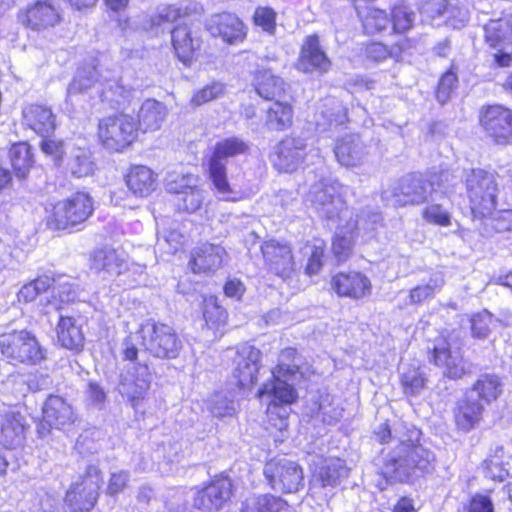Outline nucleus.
Instances as JSON below:
<instances>
[{
    "instance_id": "1",
    "label": "nucleus",
    "mask_w": 512,
    "mask_h": 512,
    "mask_svg": "<svg viewBox=\"0 0 512 512\" xmlns=\"http://www.w3.org/2000/svg\"><path fill=\"white\" fill-rule=\"evenodd\" d=\"M381 443H393L384 454L381 474L390 483H408L435 470V454L419 443L421 431L406 424L382 423L375 431Z\"/></svg>"
},
{
    "instance_id": "2",
    "label": "nucleus",
    "mask_w": 512,
    "mask_h": 512,
    "mask_svg": "<svg viewBox=\"0 0 512 512\" xmlns=\"http://www.w3.org/2000/svg\"><path fill=\"white\" fill-rule=\"evenodd\" d=\"M140 344L144 351L158 359H176L183 348V342L175 330L166 324L147 321L135 334L127 336L122 343V357L127 361L139 359Z\"/></svg>"
},
{
    "instance_id": "3",
    "label": "nucleus",
    "mask_w": 512,
    "mask_h": 512,
    "mask_svg": "<svg viewBox=\"0 0 512 512\" xmlns=\"http://www.w3.org/2000/svg\"><path fill=\"white\" fill-rule=\"evenodd\" d=\"M462 178L474 217H486L496 209L500 187L498 176L491 171L476 168L464 170Z\"/></svg>"
},
{
    "instance_id": "4",
    "label": "nucleus",
    "mask_w": 512,
    "mask_h": 512,
    "mask_svg": "<svg viewBox=\"0 0 512 512\" xmlns=\"http://www.w3.org/2000/svg\"><path fill=\"white\" fill-rule=\"evenodd\" d=\"M247 148V144L238 137L225 138L214 147L208 163L209 178L223 200L235 202L242 198L241 191L232 187L227 180L226 165L228 158L244 154Z\"/></svg>"
},
{
    "instance_id": "5",
    "label": "nucleus",
    "mask_w": 512,
    "mask_h": 512,
    "mask_svg": "<svg viewBox=\"0 0 512 512\" xmlns=\"http://www.w3.org/2000/svg\"><path fill=\"white\" fill-rule=\"evenodd\" d=\"M297 351L294 348H286L280 354V363L272 371V379L265 382L260 388V398L267 396L270 404L275 406L291 404L296 399V391L289 381L296 378L299 366L296 363Z\"/></svg>"
},
{
    "instance_id": "6",
    "label": "nucleus",
    "mask_w": 512,
    "mask_h": 512,
    "mask_svg": "<svg viewBox=\"0 0 512 512\" xmlns=\"http://www.w3.org/2000/svg\"><path fill=\"white\" fill-rule=\"evenodd\" d=\"M436 194L434 182L426 180L421 174L411 173L403 176L390 188L382 192V199L387 205L403 207L420 205Z\"/></svg>"
},
{
    "instance_id": "7",
    "label": "nucleus",
    "mask_w": 512,
    "mask_h": 512,
    "mask_svg": "<svg viewBox=\"0 0 512 512\" xmlns=\"http://www.w3.org/2000/svg\"><path fill=\"white\" fill-rule=\"evenodd\" d=\"M0 350L13 364L35 365L45 358L36 337L27 330H14L0 335Z\"/></svg>"
},
{
    "instance_id": "8",
    "label": "nucleus",
    "mask_w": 512,
    "mask_h": 512,
    "mask_svg": "<svg viewBox=\"0 0 512 512\" xmlns=\"http://www.w3.org/2000/svg\"><path fill=\"white\" fill-rule=\"evenodd\" d=\"M341 189L339 182L330 180L320 181L311 187L309 201L320 217L336 222L351 215Z\"/></svg>"
},
{
    "instance_id": "9",
    "label": "nucleus",
    "mask_w": 512,
    "mask_h": 512,
    "mask_svg": "<svg viewBox=\"0 0 512 512\" xmlns=\"http://www.w3.org/2000/svg\"><path fill=\"white\" fill-rule=\"evenodd\" d=\"M137 136V123L128 114L104 117L98 124V137L103 147L111 152H121L129 147Z\"/></svg>"
},
{
    "instance_id": "10",
    "label": "nucleus",
    "mask_w": 512,
    "mask_h": 512,
    "mask_svg": "<svg viewBox=\"0 0 512 512\" xmlns=\"http://www.w3.org/2000/svg\"><path fill=\"white\" fill-rule=\"evenodd\" d=\"M93 211L91 196L85 192H76L54 205L48 224L59 230L73 227L85 222Z\"/></svg>"
},
{
    "instance_id": "11",
    "label": "nucleus",
    "mask_w": 512,
    "mask_h": 512,
    "mask_svg": "<svg viewBox=\"0 0 512 512\" xmlns=\"http://www.w3.org/2000/svg\"><path fill=\"white\" fill-rule=\"evenodd\" d=\"M103 477L95 464L87 466L85 473L73 482L66 492L65 502L71 512L90 511L98 497Z\"/></svg>"
},
{
    "instance_id": "12",
    "label": "nucleus",
    "mask_w": 512,
    "mask_h": 512,
    "mask_svg": "<svg viewBox=\"0 0 512 512\" xmlns=\"http://www.w3.org/2000/svg\"><path fill=\"white\" fill-rule=\"evenodd\" d=\"M484 41L495 52L493 63L498 67L512 64V15L490 19L483 27Z\"/></svg>"
},
{
    "instance_id": "13",
    "label": "nucleus",
    "mask_w": 512,
    "mask_h": 512,
    "mask_svg": "<svg viewBox=\"0 0 512 512\" xmlns=\"http://www.w3.org/2000/svg\"><path fill=\"white\" fill-rule=\"evenodd\" d=\"M91 267L104 280L115 281L120 286H130L129 264L123 251L112 247L96 249L91 256Z\"/></svg>"
},
{
    "instance_id": "14",
    "label": "nucleus",
    "mask_w": 512,
    "mask_h": 512,
    "mask_svg": "<svg viewBox=\"0 0 512 512\" xmlns=\"http://www.w3.org/2000/svg\"><path fill=\"white\" fill-rule=\"evenodd\" d=\"M131 362L121 373L117 388L119 393L136 407L145 399L150 389L152 374L146 361L141 362L139 358Z\"/></svg>"
},
{
    "instance_id": "15",
    "label": "nucleus",
    "mask_w": 512,
    "mask_h": 512,
    "mask_svg": "<svg viewBox=\"0 0 512 512\" xmlns=\"http://www.w3.org/2000/svg\"><path fill=\"white\" fill-rule=\"evenodd\" d=\"M264 475L275 491L294 493L303 485L301 467L288 459H272L264 467Z\"/></svg>"
},
{
    "instance_id": "16",
    "label": "nucleus",
    "mask_w": 512,
    "mask_h": 512,
    "mask_svg": "<svg viewBox=\"0 0 512 512\" xmlns=\"http://www.w3.org/2000/svg\"><path fill=\"white\" fill-rule=\"evenodd\" d=\"M480 124L497 144L512 142V110L501 105L482 108Z\"/></svg>"
},
{
    "instance_id": "17",
    "label": "nucleus",
    "mask_w": 512,
    "mask_h": 512,
    "mask_svg": "<svg viewBox=\"0 0 512 512\" xmlns=\"http://www.w3.org/2000/svg\"><path fill=\"white\" fill-rule=\"evenodd\" d=\"M43 423L39 426L38 433L45 436L50 428L64 429L75 422L76 415L73 407L64 398L58 395H50L42 407Z\"/></svg>"
},
{
    "instance_id": "18",
    "label": "nucleus",
    "mask_w": 512,
    "mask_h": 512,
    "mask_svg": "<svg viewBox=\"0 0 512 512\" xmlns=\"http://www.w3.org/2000/svg\"><path fill=\"white\" fill-rule=\"evenodd\" d=\"M232 484L227 477H216L198 490L193 497V507L202 511H219L230 500Z\"/></svg>"
},
{
    "instance_id": "19",
    "label": "nucleus",
    "mask_w": 512,
    "mask_h": 512,
    "mask_svg": "<svg viewBox=\"0 0 512 512\" xmlns=\"http://www.w3.org/2000/svg\"><path fill=\"white\" fill-rule=\"evenodd\" d=\"M432 356L435 365L443 369V374L451 379H459L469 371L460 348L446 338L436 339Z\"/></svg>"
},
{
    "instance_id": "20",
    "label": "nucleus",
    "mask_w": 512,
    "mask_h": 512,
    "mask_svg": "<svg viewBox=\"0 0 512 512\" xmlns=\"http://www.w3.org/2000/svg\"><path fill=\"white\" fill-rule=\"evenodd\" d=\"M198 179L192 174L188 175H169L167 179V191L178 195L179 208L193 213L197 211L204 200V191L197 186Z\"/></svg>"
},
{
    "instance_id": "21",
    "label": "nucleus",
    "mask_w": 512,
    "mask_h": 512,
    "mask_svg": "<svg viewBox=\"0 0 512 512\" xmlns=\"http://www.w3.org/2000/svg\"><path fill=\"white\" fill-rule=\"evenodd\" d=\"M261 352L249 344H243L237 348L233 363V377L237 385L242 388L251 387L257 380Z\"/></svg>"
},
{
    "instance_id": "22",
    "label": "nucleus",
    "mask_w": 512,
    "mask_h": 512,
    "mask_svg": "<svg viewBox=\"0 0 512 512\" xmlns=\"http://www.w3.org/2000/svg\"><path fill=\"white\" fill-rule=\"evenodd\" d=\"M306 155V143L301 138L286 137L278 143L271 156L273 166L286 173L295 171Z\"/></svg>"
},
{
    "instance_id": "23",
    "label": "nucleus",
    "mask_w": 512,
    "mask_h": 512,
    "mask_svg": "<svg viewBox=\"0 0 512 512\" xmlns=\"http://www.w3.org/2000/svg\"><path fill=\"white\" fill-rule=\"evenodd\" d=\"M171 40L178 59L190 66L201 46V37L195 25L183 22L171 30Z\"/></svg>"
},
{
    "instance_id": "24",
    "label": "nucleus",
    "mask_w": 512,
    "mask_h": 512,
    "mask_svg": "<svg viewBox=\"0 0 512 512\" xmlns=\"http://www.w3.org/2000/svg\"><path fill=\"white\" fill-rule=\"evenodd\" d=\"M266 265L276 275L287 278L294 270L291 247L287 243L271 239L261 245Z\"/></svg>"
},
{
    "instance_id": "25",
    "label": "nucleus",
    "mask_w": 512,
    "mask_h": 512,
    "mask_svg": "<svg viewBox=\"0 0 512 512\" xmlns=\"http://www.w3.org/2000/svg\"><path fill=\"white\" fill-rule=\"evenodd\" d=\"M298 70L305 73H327L331 67V61L322 49L317 35H309L305 38L297 62Z\"/></svg>"
},
{
    "instance_id": "26",
    "label": "nucleus",
    "mask_w": 512,
    "mask_h": 512,
    "mask_svg": "<svg viewBox=\"0 0 512 512\" xmlns=\"http://www.w3.org/2000/svg\"><path fill=\"white\" fill-rule=\"evenodd\" d=\"M23 25L41 31L54 27L61 21L59 7L49 0L37 1L19 16Z\"/></svg>"
},
{
    "instance_id": "27",
    "label": "nucleus",
    "mask_w": 512,
    "mask_h": 512,
    "mask_svg": "<svg viewBox=\"0 0 512 512\" xmlns=\"http://www.w3.org/2000/svg\"><path fill=\"white\" fill-rule=\"evenodd\" d=\"M207 30L212 36L221 37L228 44L242 42L247 34L244 23L231 13L213 15L207 23Z\"/></svg>"
},
{
    "instance_id": "28",
    "label": "nucleus",
    "mask_w": 512,
    "mask_h": 512,
    "mask_svg": "<svg viewBox=\"0 0 512 512\" xmlns=\"http://www.w3.org/2000/svg\"><path fill=\"white\" fill-rule=\"evenodd\" d=\"M332 287L339 296L360 299L371 293V282L356 271L341 272L332 279Z\"/></svg>"
},
{
    "instance_id": "29",
    "label": "nucleus",
    "mask_w": 512,
    "mask_h": 512,
    "mask_svg": "<svg viewBox=\"0 0 512 512\" xmlns=\"http://www.w3.org/2000/svg\"><path fill=\"white\" fill-rule=\"evenodd\" d=\"M334 154L341 165L353 167L364 162L368 155V150L358 135L349 134L337 141L334 147Z\"/></svg>"
},
{
    "instance_id": "30",
    "label": "nucleus",
    "mask_w": 512,
    "mask_h": 512,
    "mask_svg": "<svg viewBox=\"0 0 512 512\" xmlns=\"http://www.w3.org/2000/svg\"><path fill=\"white\" fill-rule=\"evenodd\" d=\"M225 255L220 245L204 243L194 249L189 265L194 273L215 271L222 266Z\"/></svg>"
},
{
    "instance_id": "31",
    "label": "nucleus",
    "mask_w": 512,
    "mask_h": 512,
    "mask_svg": "<svg viewBox=\"0 0 512 512\" xmlns=\"http://www.w3.org/2000/svg\"><path fill=\"white\" fill-rule=\"evenodd\" d=\"M483 412L484 404L473 393H466L454 410L455 423L460 430L468 432L481 421Z\"/></svg>"
},
{
    "instance_id": "32",
    "label": "nucleus",
    "mask_w": 512,
    "mask_h": 512,
    "mask_svg": "<svg viewBox=\"0 0 512 512\" xmlns=\"http://www.w3.org/2000/svg\"><path fill=\"white\" fill-rule=\"evenodd\" d=\"M125 181L128 189L137 197H147L157 187V175L144 165L132 166Z\"/></svg>"
},
{
    "instance_id": "33",
    "label": "nucleus",
    "mask_w": 512,
    "mask_h": 512,
    "mask_svg": "<svg viewBox=\"0 0 512 512\" xmlns=\"http://www.w3.org/2000/svg\"><path fill=\"white\" fill-rule=\"evenodd\" d=\"M168 114L164 103L155 99H146L138 110L137 130L156 131L161 128Z\"/></svg>"
},
{
    "instance_id": "34",
    "label": "nucleus",
    "mask_w": 512,
    "mask_h": 512,
    "mask_svg": "<svg viewBox=\"0 0 512 512\" xmlns=\"http://www.w3.org/2000/svg\"><path fill=\"white\" fill-rule=\"evenodd\" d=\"M25 417L18 412L5 414L0 424V442L7 448L19 446L25 438Z\"/></svg>"
},
{
    "instance_id": "35",
    "label": "nucleus",
    "mask_w": 512,
    "mask_h": 512,
    "mask_svg": "<svg viewBox=\"0 0 512 512\" xmlns=\"http://www.w3.org/2000/svg\"><path fill=\"white\" fill-rule=\"evenodd\" d=\"M27 125L37 134L46 138L56 127L55 116L50 108L42 105H31L23 111Z\"/></svg>"
},
{
    "instance_id": "36",
    "label": "nucleus",
    "mask_w": 512,
    "mask_h": 512,
    "mask_svg": "<svg viewBox=\"0 0 512 512\" xmlns=\"http://www.w3.org/2000/svg\"><path fill=\"white\" fill-rule=\"evenodd\" d=\"M501 379L494 373L481 374L467 393L485 404L495 401L502 393Z\"/></svg>"
},
{
    "instance_id": "37",
    "label": "nucleus",
    "mask_w": 512,
    "mask_h": 512,
    "mask_svg": "<svg viewBox=\"0 0 512 512\" xmlns=\"http://www.w3.org/2000/svg\"><path fill=\"white\" fill-rule=\"evenodd\" d=\"M57 338L61 345L69 350L81 351L84 334L81 326L72 317H61L57 325Z\"/></svg>"
},
{
    "instance_id": "38",
    "label": "nucleus",
    "mask_w": 512,
    "mask_h": 512,
    "mask_svg": "<svg viewBox=\"0 0 512 512\" xmlns=\"http://www.w3.org/2000/svg\"><path fill=\"white\" fill-rule=\"evenodd\" d=\"M348 473L349 469L344 460L327 458L322 461L315 478L322 487H335L342 479L348 477Z\"/></svg>"
},
{
    "instance_id": "39",
    "label": "nucleus",
    "mask_w": 512,
    "mask_h": 512,
    "mask_svg": "<svg viewBox=\"0 0 512 512\" xmlns=\"http://www.w3.org/2000/svg\"><path fill=\"white\" fill-rule=\"evenodd\" d=\"M325 109L317 116V127L323 131L332 130L348 121L347 108L337 99H327Z\"/></svg>"
},
{
    "instance_id": "40",
    "label": "nucleus",
    "mask_w": 512,
    "mask_h": 512,
    "mask_svg": "<svg viewBox=\"0 0 512 512\" xmlns=\"http://www.w3.org/2000/svg\"><path fill=\"white\" fill-rule=\"evenodd\" d=\"M285 82L281 77L272 73L270 69L259 70L255 76V90L266 100L280 98L285 92Z\"/></svg>"
},
{
    "instance_id": "41",
    "label": "nucleus",
    "mask_w": 512,
    "mask_h": 512,
    "mask_svg": "<svg viewBox=\"0 0 512 512\" xmlns=\"http://www.w3.org/2000/svg\"><path fill=\"white\" fill-rule=\"evenodd\" d=\"M356 10L367 34L381 32L391 24V19L384 10L368 5H357Z\"/></svg>"
},
{
    "instance_id": "42",
    "label": "nucleus",
    "mask_w": 512,
    "mask_h": 512,
    "mask_svg": "<svg viewBox=\"0 0 512 512\" xmlns=\"http://www.w3.org/2000/svg\"><path fill=\"white\" fill-rule=\"evenodd\" d=\"M100 96L103 101L111 106L124 107L131 103L134 98L135 89L126 87L120 80H108L102 84Z\"/></svg>"
},
{
    "instance_id": "43",
    "label": "nucleus",
    "mask_w": 512,
    "mask_h": 512,
    "mask_svg": "<svg viewBox=\"0 0 512 512\" xmlns=\"http://www.w3.org/2000/svg\"><path fill=\"white\" fill-rule=\"evenodd\" d=\"M293 109L287 102L276 100L266 111L265 123L267 127L275 131H283L292 125Z\"/></svg>"
},
{
    "instance_id": "44",
    "label": "nucleus",
    "mask_w": 512,
    "mask_h": 512,
    "mask_svg": "<svg viewBox=\"0 0 512 512\" xmlns=\"http://www.w3.org/2000/svg\"><path fill=\"white\" fill-rule=\"evenodd\" d=\"M356 237V232L351 229L350 223L338 227L332 242V250L339 262L346 261L352 254Z\"/></svg>"
},
{
    "instance_id": "45",
    "label": "nucleus",
    "mask_w": 512,
    "mask_h": 512,
    "mask_svg": "<svg viewBox=\"0 0 512 512\" xmlns=\"http://www.w3.org/2000/svg\"><path fill=\"white\" fill-rule=\"evenodd\" d=\"M9 157L16 176L25 178L33 164L30 146L25 142L13 144Z\"/></svg>"
},
{
    "instance_id": "46",
    "label": "nucleus",
    "mask_w": 512,
    "mask_h": 512,
    "mask_svg": "<svg viewBox=\"0 0 512 512\" xmlns=\"http://www.w3.org/2000/svg\"><path fill=\"white\" fill-rule=\"evenodd\" d=\"M443 285L444 277L442 273H433L426 284L418 285L410 290L409 303H422L423 301L433 297L436 292L441 290Z\"/></svg>"
},
{
    "instance_id": "47",
    "label": "nucleus",
    "mask_w": 512,
    "mask_h": 512,
    "mask_svg": "<svg viewBox=\"0 0 512 512\" xmlns=\"http://www.w3.org/2000/svg\"><path fill=\"white\" fill-rule=\"evenodd\" d=\"M68 167L77 178L92 175L95 169V163L89 150L77 148L68 163Z\"/></svg>"
},
{
    "instance_id": "48",
    "label": "nucleus",
    "mask_w": 512,
    "mask_h": 512,
    "mask_svg": "<svg viewBox=\"0 0 512 512\" xmlns=\"http://www.w3.org/2000/svg\"><path fill=\"white\" fill-rule=\"evenodd\" d=\"M401 383L406 394L417 395L426 385L427 378L419 367L406 366L401 367Z\"/></svg>"
},
{
    "instance_id": "49",
    "label": "nucleus",
    "mask_w": 512,
    "mask_h": 512,
    "mask_svg": "<svg viewBox=\"0 0 512 512\" xmlns=\"http://www.w3.org/2000/svg\"><path fill=\"white\" fill-rule=\"evenodd\" d=\"M382 222V215L378 211L372 209H364L356 216L355 220L350 219L351 229L358 236L361 231L368 234L374 231L378 224Z\"/></svg>"
},
{
    "instance_id": "50",
    "label": "nucleus",
    "mask_w": 512,
    "mask_h": 512,
    "mask_svg": "<svg viewBox=\"0 0 512 512\" xmlns=\"http://www.w3.org/2000/svg\"><path fill=\"white\" fill-rule=\"evenodd\" d=\"M98 71L95 66L83 67L77 71L73 81L68 87V96L83 92L91 88L97 81Z\"/></svg>"
},
{
    "instance_id": "51",
    "label": "nucleus",
    "mask_w": 512,
    "mask_h": 512,
    "mask_svg": "<svg viewBox=\"0 0 512 512\" xmlns=\"http://www.w3.org/2000/svg\"><path fill=\"white\" fill-rule=\"evenodd\" d=\"M186 12L175 5H164L157 8L156 13L151 16V29H158L170 25L175 21L184 18Z\"/></svg>"
},
{
    "instance_id": "52",
    "label": "nucleus",
    "mask_w": 512,
    "mask_h": 512,
    "mask_svg": "<svg viewBox=\"0 0 512 512\" xmlns=\"http://www.w3.org/2000/svg\"><path fill=\"white\" fill-rule=\"evenodd\" d=\"M53 280L47 276L39 277L24 285L18 292V300L24 302L34 301L38 295L52 286Z\"/></svg>"
},
{
    "instance_id": "53",
    "label": "nucleus",
    "mask_w": 512,
    "mask_h": 512,
    "mask_svg": "<svg viewBox=\"0 0 512 512\" xmlns=\"http://www.w3.org/2000/svg\"><path fill=\"white\" fill-rule=\"evenodd\" d=\"M415 20V13L405 4L396 5L391 14V23L394 31L404 33L410 29Z\"/></svg>"
},
{
    "instance_id": "54",
    "label": "nucleus",
    "mask_w": 512,
    "mask_h": 512,
    "mask_svg": "<svg viewBox=\"0 0 512 512\" xmlns=\"http://www.w3.org/2000/svg\"><path fill=\"white\" fill-rule=\"evenodd\" d=\"M503 453L502 447H497L495 455L490 456L484 461L485 476L497 481H503L509 474L506 464L501 460L500 455Z\"/></svg>"
},
{
    "instance_id": "55",
    "label": "nucleus",
    "mask_w": 512,
    "mask_h": 512,
    "mask_svg": "<svg viewBox=\"0 0 512 512\" xmlns=\"http://www.w3.org/2000/svg\"><path fill=\"white\" fill-rule=\"evenodd\" d=\"M484 219V224L490 227L495 232H506L512 230V210H499L486 217H480Z\"/></svg>"
},
{
    "instance_id": "56",
    "label": "nucleus",
    "mask_w": 512,
    "mask_h": 512,
    "mask_svg": "<svg viewBox=\"0 0 512 512\" xmlns=\"http://www.w3.org/2000/svg\"><path fill=\"white\" fill-rule=\"evenodd\" d=\"M210 411L217 418L233 416L235 414V402L223 393H216L210 399Z\"/></svg>"
},
{
    "instance_id": "57",
    "label": "nucleus",
    "mask_w": 512,
    "mask_h": 512,
    "mask_svg": "<svg viewBox=\"0 0 512 512\" xmlns=\"http://www.w3.org/2000/svg\"><path fill=\"white\" fill-rule=\"evenodd\" d=\"M183 236L177 228H170L158 232L157 246L169 254L175 253L182 244Z\"/></svg>"
},
{
    "instance_id": "58",
    "label": "nucleus",
    "mask_w": 512,
    "mask_h": 512,
    "mask_svg": "<svg viewBox=\"0 0 512 512\" xmlns=\"http://www.w3.org/2000/svg\"><path fill=\"white\" fill-rule=\"evenodd\" d=\"M204 318L206 322L213 325L225 323L227 313L226 310L218 303L217 298L210 296L204 300Z\"/></svg>"
},
{
    "instance_id": "59",
    "label": "nucleus",
    "mask_w": 512,
    "mask_h": 512,
    "mask_svg": "<svg viewBox=\"0 0 512 512\" xmlns=\"http://www.w3.org/2000/svg\"><path fill=\"white\" fill-rule=\"evenodd\" d=\"M223 93L224 85L221 82H212L196 91L191 102L196 106H201L207 102L218 99Z\"/></svg>"
},
{
    "instance_id": "60",
    "label": "nucleus",
    "mask_w": 512,
    "mask_h": 512,
    "mask_svg": "<svg viewBox=\"0 0 512 512\" xmlns=\"http://www.w3.org/2000/svg\"><path fill=\"white\" fill-rule=\"evenodd\" d=\"M444 18L454 28L463 27L469 20V10L459 5L458 0H450Z\"/></svg>"
},
{
    "instance_id": "61",
    "label": "nucleus",
    "mask_w": 512,
    "mask_h": 512,
    "mask_svg": "<svg viewBox=\"0 0 512 512\" xmlns=\"http://www.w3.org/2000/svg\"><path fill=\"white\" fill-rule=\"evenodd\" d=\"M253 21L256 26L262 28L263 31L274 34L276 29V12L270 7L259 6L256 8Z\"/></svg>"
},
{
    "instance_id": "62",
    "label": "nucleus",
    "mask_w": 512,
    "mask_h": 512,
    "mask_svg": "<svg viewBox=\"0 0 512 512\" xmlns=\"http://www.w3.org/2000/svg\"><path fill=\"white\" fill-rule=\"evenodd\" d=\"M493 321V316L487 310L475 314L471 318V330L474 337L484 339L490 333V326Z\"/></svg>"
},
{
    "instance_id": "63",
    "label": "nucleus",
    "mask_w": 512,
    "mask_h": 512,
    "mask_svg": "<svg viewBox=\"0 0 512 512\" xmlns=\"http://www.w3.org/2000/svg\"><path fill=\"white\" fill-rule=\"evenodd\" d=\"M422 216L427 222L432 224L440 226L450 225V214L443 207L442 203L426 206L422 212Z\"/></svg>"
},
{
    "instance_id": "64",
    "label": "nucleus",
    "mask_w": 512,
    "mask_h": 512,
    "mask_svg": "<svg viewBox=\"0 0 512 512\" xmlns=\"http://www.w3.org/2000/svg\"><path fill=\"white\" fill-rule=\"evenodd\" d=\"M456 84L457 76L455 73L449 71L442 75L436 91V98L439 103L445 104L449 100L451 93L456 87Z\"/></svg>"
}]
</instances>
